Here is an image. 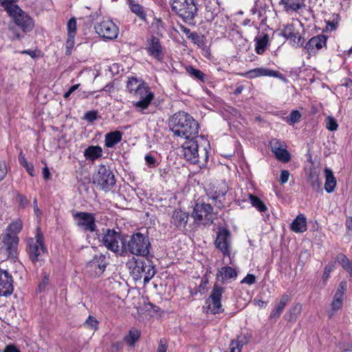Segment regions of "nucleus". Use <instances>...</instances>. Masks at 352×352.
<instances>
[{"mask_svg":"<svg viewBox=\"0 0 352 352\" xmlns=\"http://www.w3.org/2000/svg\"><path fill=\"white\" fill-rule=\"evenodd\" d=\"M237 276L236 270L230 266L223 267L218 270L216 274V279L217 282L214 283L211 293L206 300L208 305V311L212 314H219L223 311L221 305V297L225 292V287L220 285L225 283L228 279H235Z\"/></svg>","mask_w":352,"mask_h":352,"instance_id":"obj_1","label":"nucleus"},{"mask_svg":"<svg viewBox=\"0 0 352 352\" xmlns=\"http://www.w3.org/2000/svg\"><path fill=\"white\" fill-rule=\"evenodd\" d=\"M168 126L175 136L186 140L195 138L199 133L197 122L184 111H179L170 117Z\"/></svg>","mask_w":352,"mask_h":352,"instance_id":"obj_2","label":"nucleus"},{"mask_svg":"<svg viewBox=\"0 0 352 352\" xmlns=\"http://www.w3.org/2000/svg\"><path fill=\"white\" fill-rule=\"evenodd\" d=\"M126 89L137 99V101L133 102L135 109L143 114L146 113L145 110L154 99V94L148 85L142 79L131 76L128 77Z\"/></svg>","mask_w":352,"mask_h":352,"instance_id":"obj_3","label":"nucleus"},{"mask_svg":"<svg viewBox=\"0 0 352 352\" xmlns=\"http://www.w3.org/2000/svg\"><path fill=\"white\" fill-rule=\"evenodd\" d=\"M23 229V223L21 220L17 219L10 223L5 232L1 234L0 240L4 248L10 255L14 256L16 254V250L19 241V233Z\"/></svg>","mask_w":352,"mask_h":352,"instance_id":"obj_4","label":"nucleus"},{"mask_svg":"<svg viewBox=\"0 0 352 352\" xmlns=\"http://www.w3.org/2000/svg\"><path fill=\"white\" fill-rule=\"evenodd\" d=\"M129 263L131 274L135 280L143 278L144 284L148 283L155 274V270L151 261L135 259Z\"/></svg>","mask_w":352,"mask_h":352,"instance_id":"obj_5","label":"nucleus"},{"mask_svg":"<svg viewBox=\"0 0 352 352\" xmlns=\"http://www.w3.org/2000/svg\"><path fill=\"white\" fill-rule=\"evenodd\" d=\"M194 139H188V141L183 144L184 155L190 163L197 164L200 167H202L208 162V152L204 148L199 153L198 144Z\"/></svg>","mask_w":352,"mask_h":352,"instance_id":"obj_6","label":"nucleus"},{"mask_svg":"<svg viewBox=\"0 0 352 352\" xmlns=\"http://www.w3.org/2000/svg\"><path fill=\"white\" fill-rule=\"evenodd\" d=\"M102 244L108 250L120 256L126 252V241L124 235L114 229H107L102 239Z\"/></svg>","mask_w":352,"mask_h":352,"instance_id":"obj_7","label":"nucleus"},{"mask_svg":"<svg viewBox=\"0 0 352 352\" xmlns=\"http://www.w3.org/2000/svg\"><path fill=\"white\" fill-rule=\"evenodd\" d=\"M150 248L151 243L148 237L140 232L132 234L126 243V252L128 251L135 256H147L150 252Z\"/></svg>","mask_w":352,"mask_h":352,"instance_id":"obj_8","label":"nucleus"},{"mask_svg":"<svg viewBox=\"0 0 352 352\" xmlns=\"http://www.w3.org/2000/svg\"><path fill=\"white\" fill-rule=\"evenodd\" d=\"M172 10L184 21L191 23L197 14L195 0H170Z\"/></svg>","mask_w":352,"mask_h":352,"instance_id":"obj_9","label":"nucleus"},{"mask_svg":"<svg viewBox=\"0 0 352 352\" xmlns=\"http://www.w3.org/2000/svg\"><path fill=\"white\" fill-rule=\"evenodd\" d=\"M27 251L30 259L34 264L42 260V254L47 252L43 235L39 227L36 230L35 236L28 240Z\"/></svg>","mask_w":352,"mask_h":352,"instance_id":"obj_10","label":"nucleus"},{"mask_svg":"<svg viewBox=\"0 0 352 352\" xmlns=\"http://www.w3.org/2000/svg\"><path fill=\"white\" fill-rule=\"evenodd\" d=\"M94 184L104 191L110 190L116 184L115 175L109 166L101 164L94 175Z\"/></svg>","mask_w":352,"mask_h":352,"instance_id":"obj_11","label":"nucleus"},{"mask_svg":"<svg viewBox=\"0 0 352 352\" xmlns=\"http://www.w3.org/2000/svg\"><path fill=\"white\" fill-rule=\"evenodd\" d=\"M6 11L12 18L14 23L24 32H28L32 30L34 27L32 19L18 6H14Z\"/></svg>","mask_w":352,"mask_h":352,"instance_id":"obj_12","label":"nucleus"},{"mask_svg":"<svg viewBox=\"0 0 352 352\" xmlns=\"http://www.w3.org/2000/svg\"><path fill=\"white\" fill-rule=\"evenodd\" d=\"M76 226L84 232L94 233L98 230L96 214L88 212H77L73 214Z\"/></svg>","mask_w":352,"mask_h":352,"instance_id":"obj_13","label":"nucleus"},{"mask_svg":"<svg viewBox=\"0 0 352 352\" xmlns=\"http://www.w3.org/2000/svg\"><path fill=\"white\" fill-rule=\"evenodd\" d=\"M215 248L219 250L223 256L230 257L232 250L231 232L224 228L219 227L217 232L216 239L214 242Z\"/></svg>","mask_w":352,"mask_h":352,"instance_id":"obj_14","label":"nucleus"},{"mask_svg":"<svg viewBox=\"0 0 352 352\" xmlns=\"http://www.w3.org/2000/svg\"><path fill=\"white\" fill-rule=\"evenodd\" d=\"M109 264L108 258L102 254H96L85 266V272L91 277H98L104 272Z\"/></svg>","mask_w":352,"mask_h":352,"instance_id":"obj_15","label":"nucleus"},{"mask_svg":"<svg viewBox=\"0 0 352 352\" xmlns=\"http://www.w3.org/2000/svg\"><path fill=\"white\" fill-rule=\"evenodd\" d=\"M145 50L147 54L158 62H162L164 59V50L160 40L154 36H151L146 40Z\"/></svg>","mask_w":352,"mask_h":352,"instance_id":"obj_16","label":"nucleus"},{"mask_svg":"<svg viewBox=\"0 0 352 352\" xmlns=\"http://www.w3.org/2000/svg\"><path fill=\"white\" fill-rule=\"evenodd\" d=\"M95 30L96 33L101 37L113 40L118 36V28L116 25L109 20L102 21L95 25Z\"/></svg>","mask_w":352,"mask_h":352,"instance_id":"obj_17","label":"nucleus"},{"mask_svg":"<svg viewBox=\"0 0 352 352\" xmlns=\"http://www.w3.org/2000/svg\"><path fill=\"white\" fill-rule=\"evenodd\" d=\"M270 145L272 153L275 155L278 160L284 163L289 162L291 156L287 150V146L284 142L276 138H273L270 142Z\"/></svg>","mask_w":352,"mask_h":352,"instance_id":"obj_18","label":"nucleus"},{"mask_svg":"<svg viewBox=\"0 0 352 352\" xmlns=\"http://www.w3.org/2000/svg\"><path fill=\"white\" fill-rule=\"evenodd\" d=\"M14 279L6 270L0 268V296L8 297L14 291Z\"/></svg>","mask_w":352,"mask_h":352,"instance_id":"obj_19","label":"nucleus"},{"mask_svg":"<svg viewBox=\"0 0 352 352\" xmlns=\"http://www.w3.org/2000/svg\"><path fill=\"white\" fill-rule=\"evenodd\" d=\"M326 43L327 36L324 34H320L311 38L306 43L304 47L307 50L309 56H315L318 50L326 46Z\"/></svg>","mask_w":352,"mask_h":352,"instance_id":"obj_20","label":"nucleus"},{"mask_svg":"<svg viewBox=\"0 0 352 352\" xmlns=\"http://www.w3.org/2000/svg\"><path fill=\"white\" fill-rule=\"evenodd\" d=\"M189 214L181 209H175L170 217V223L179 230L183 231L186 229Z\"/></svg>","mask_w":352,"mask_h":352,"instance_id":"obj_21","label":"nucleus"},{"mask_svg":"<svg viewBox=\"0 0 352 352\" xmlns=\"http://www.w3.org/2000/svg\"><path fill=\"white\" fill-rule=\"evenodd\" d=\"M212 212V208L210 204H196L193 208L192 217L195 221L200 222L203 219H210Z\"/></svg>","mask_w":352,"mask_h":352,"instance_id":"obj_22","label":"nucleus"},{"mask_svg":"<svg viewBox=\"0 0 352 352\" xmlns=\"http://www.w3.org/2000/svg\"><path fill=\"white\" fill-rule=\"evenodd\" d=\"M282 74L278 71H274L267 68L258 67L251 69L245 74L248 78H254L260 76H271L279 78Z\"/></svg>","mask_w":352,"mask_h":352,"instance_id":"obj_23","label":"nucleus"},{"mask_svg":"<svg viewBox=\"0 0 352 352\" xmlns=\"http://www.w3.org/2000/svg\"><path fill=\"white\" fill-rule=\"evenodd\" d=\"M279 5L283 6L286 12H297L305 7L304 0H280Z\"/></svg>","mask_w":352,"mask_h":352,"instance_id":"obj_24","label":"nucleus"},{"mask_svg":"<svg viewBox=\"0 0 352 352\" xmlns=\"http://www.w3.org/2000/svg\"><path fill=\"white\" fill-rule=\"evenodd\" d=\"M255 51L258 54H263L270 43L268 34L263 33L255 38Z\"/></svg>","mask_w":352,"mask_h":352,"instance_id":"obj_25","label":"nucleus"},{"mask_svg":"<svg viewBox=\"0 0 352 352\" xmlns=\"http://www.w3.org/2000/svg\"><path fill=\"white\" fill-rule=\"evenodd\" d=\"M291 230L296 233L304 232L307 230V219L302 214H300L294 219L290 226Z\"/></svg>","mask_w":352,"mask_h":352,"instance_id":"obj_26","label":"nucleus"},{"mask_svg":"<svg viewBox=\"0 0 352 352\" xmlns=\"http://www.w3.org/2000/svg\"><path fill=\"white\" fill-rule=\"evenodd\" d=\"M102 155V148L100 146H89L84 151L86 160L94 162Z\"/></svg>","mask_w":352,"mask_h":352,"instance_id":"obj_27","label":"nucleus"},{"mask_svg":"<svg viewBox=\"0 0 352 352\" xmlns=\"http://www.w3.org/2000/svg\"><path fill=\"white\" fill-rule=\"evenodd\" d=\"M324 173L325 177L324 189L327 192L331 193L335 190L337 182L333 171L330 168H325Z\"/></svg>","mask_w":352,"mask_h":352,"instance_id":"obj_28","label":"nucleus"},{"mask_svg":"<svg viewBox=\"0 0 352 352\" xmlns=\"http://www.w3.org/2000/svg\"><path fill=\"white\" fill-rule=\"evenodd\" d=\"M122 133L115 131L105 135L104 144L107 148H112L122 140Z\"/></svg>","mask_w":352,"mask_h":352,"instance_id":"obj_29","label":"nucleus"},{"mask_svg":"<svg viewBox=\"0 0 352 352\" xmlns=\"http://www.w3.org/2000/svg\"><path fill=\"white\" fill-rule=\"evenodd\" d=\"M302 310V305L300 303H296L293 305L287 312L285 314V319L289 322H296L298 315L300 314Z\"/></svg>","mask_w":352,"mask_h":352,"instance_id":"obj_30","label":"nucleus"},{"mask_svg":"<svg viewBox=\"0 0 352 352\" xmlns=\"http://www.w3.org/2000/svg\"><path fill=\"white\" fill-rule=\"evenodd\" d=\"M298 34L299 32L296 31L295 26L292 23L285 25L281 32V35L289 40L292 44L297 38Z\"/></svg>","mask_w":352,"mask_h":352,"instance_id":"obj_31","label":"nucleus"},{"mask_svg":"<svg viewBox=\"0 0 352 352\" xmlns=\"http://www.w3.org/2000/svg\"><path fill=\"white\" fill-rule=\"evenodd\" d=\"M188 39L191 40L194 44L197 45L199 47L201 48L203 50H205L206 53H208V47L206 44V39L204 35L194 32Z\"/></svg>","mask_w":352,"mask_h":352,"instance_id":"obj_32","label":"nucleus"},{"mask_svg":"<svg viewBox=\"0 0 352 352\" xmlns=\"http://www.w3.org/2000/svg\"><path fill=\"white\" fill-rule=\"evenodd\" d=\"M186 72L193 79L200 80L204 82L206 80V74L200 69L195 68L193 66H188L186 68Z\"/></svg>","mask_w":352,"mask_h":352,"instance_id":"obj_33","label":"nucleus"},{"mask_svg":"<svg viewBox=\"0 0 352 352\" xmlns=\"http://www.w3.org/2000/svg\"><path fill=\"white\" fill-rule=\"evenodd\" d=\"M129 6L131 11L135 13L138 17L142 19H144L146 18V14L144 7L140 5L135 1L129 0Z\"/></svg>","mask_w":352,"mask_h":352,"instance_id":"obj_34","label":"nucleus"},{"mask_svg":"<svg viewBox=\"0 0 352 352\" xmlns=\"http://www.w3.org/2000/svg\"><path fill=\"white\" fill-rule=\"evenodd\" d=\"M336 261L341 265L342 268L346 270L352 277V261H351L344 254H339L336 256Z\"/></svg>","mask_w":352,"mask_h":352,"instance_id":"obj_35","label":"nucleus"},{"mask_svg":"<svg viewBox=\"0 0 352 352\" xmlns=\"http://www.w3.org/2000/svg\"><path fill=\"white\" fill-rule=\"evenodd\" d=\"M249 200L252 206L257 209L260 212H265L267 211V208L265 203L258 197L249 194Z\"/></svg>","mask_w":352,"mask_h":352,"instance_id":"obj_36","label":"nucleus"},{"mask_svg":"<svg viewBox=\"0 0 352 352\" xmlns=\"http://www.w3.org/2000/svg\"><path fill=\"white\" fill-rule=\"evenodd\" d=\"M19 162L21 164V166L25 168L26 171L30 176H34L35 174L34 166L32 164L28 162L25 157V155L23 154L22 151H20L19 155Z\"/></svg>","mask_w":352,"mask_h":352,"instance_id":"obj_37","label":"nucleus"},{"mask_svg":"<svg viewBox=\"0 0 352 352\" xmlns=\"http://www.w3.org/2000/svg\"><path fill=\"white\" fill-rule=\"evenodd\" d=\"M140 337V331L138 329H131L129 331V334L124 337V341L130 346H133L134 344L139 340Z\"/></svg>","mask_w":352,"mask_h":352,"instance_id":"obj_38","label":"nucleus"},{"mask_svg":"<svg viewBox=\"0 0 352 352\" xmlns=\"http://www.w3.org/2000/svg\"><path fill=\"white\" fill-rule=\"evenodd\" d=\"M219 13V7L214 5H208L206 8V19L208 21L214 20Z\"/></svg>","mask_w":352,"mask_h":352,"instance_id":"obj_39","label":"nucleus"},{"mask_svg":"<svg viewBox=\"0 0 352 352\" xmlns=\"http://www.w3.org/2000/svg\"><path fill=\"white\" fill-rule=\"evenodd\" d=\"M244 338L239 337L237 340H232L230 344V352H241L245 344Z\"/></svg>","mask_w":352,"mask_h":352,"instance_id":"obj_40","label":"nucleus"},{"mask_svg":"<svg viewBox=\"0 0 352 352\" xmlns=\"http://www.w3.org/2000/svg\"><path fill=\"white\" fill-rule=\"evenodd\" d=\"M343 296H342L340 292H336L333 300L331 302V307L333 311H337L340 309L343 304Z\"/></svg>","mask_w":352,"mask_h":352,"instance_id":"obj_41","label":"nucleus"},{"mask_svg":"<svg viewBox=\"0 0 352 352\" xmlns=\"http://www.w3.org/2000/svg\"><path fill=\"white\" fill-rule=\"evenodd\" d=\"M50 283V275L49 274L46 272L43 273V277L41 278V280L38 285L37 287V292L38 293H41L44 292L47 287V286L49 285Z\"/></svg>","mask_w":352,"mask_h":352,"instance_id":"obj_42","label":"nucleus"},{"mask_svg":"<svg viewBox=\"0 0 352 352\" xmlns=\"http://www.w3.org/2000/svg\"><path fill=\"white\" fill-rule=\"evenodd\" d=\"M301 118V114L298 110H292L289 116L286 118V122L292 125L299 121Z\"/></svg>","mask_w":352,"mask_h":352,"instance_id":"obj_43","label":"nucleus"},{"mask_svg":"<svg viewBox=\"0 0 352 352\" xmlns=\"http://www.w3.org/2000/svg\"><path fill=\"white\" fill-rule=\"evenodd\" d=\"M77 23L75 17L71 18L67 23V35L76 34Z\"/></svg>","mask_w":352,"mask_h":352,"instance_id":"obj_44","label":"nucleus"},{"mask_svg":"<svg viewBox=\"0 0 352 352\" xmlns=\"http://www.w3.org/2000/svg\"><path fill=\"white\" fill-rule=\"evenodd\" d=\"M326 127L328 130L331 131H334L338 129V124L336 120V119L331 116L327 117L325 120Z\"/></svg>","mask_w":352,"mask_h":352,"instance_id":"obj_45","label":"nucleus"},{"mask_svg":"<svg viewBox=\"0 0 352 352\" xmlns=\"http://www.w3.org/2000/svg\"><path fill=\"white\" fill-rule=\"evenodd\" d=\"M74 35H68L67 41H66V54L69 55L71 54L72 50L74 46Z\"/></svg>","mask_w":352,"mask_h":352,"instance_id":"obj_46","label":"nucleus"},{"mask_svg":"<svg viewBox=\"0 0 352 352\" xmlns=\"http://www.w3.org/2000/svg\"><path fill=\"white\" fill-rule=\"evenodd\" d=\"M285 306L281 305L280 304H278L274 309L272 311L270 314V318H278L281 314L283 313Z\"/></svg>","mask_w":352,"mask_h":352,"instance_id":"obj_47","label":"nucleus"},{"mask_svg":"<svg viewBox=\"0 0 352 352\" xmlns=\"http://www.w3.org/2000/svg\"><path fill=\"white\" fill-rule=\"evenodd\" d=\"M98 118V111H89L85 113L84 119L89 122H93L96 120Z\"/></svg>","mask_w":352,"mask_h":352,"instance_id":"obj_48","label":"nucleus"},{"mask_svg":"<svg viewBox=\"0 0 352 352\" xmlns=\"http://www.w3.org/2000/svg\"><path fill=\"white\" fill-rule=\"evenodd\" d=\"M146 164L149 168L156 167L157 164L155 157L151 154H147L144 157Z\"/></svg>","mask_w":352,"mask_h":352,"instance_id":"obj_49","label":"nucleus"},{"mask_svg":"<svg viewBox=\"0 0 352 352\" xmlns=\"http://www.w3.org/2000/svg\"><path fill=\"white\" fill-rule=\"evenodd\" d=\"M311 186L314 190L318 191L321 190L322 182L320 181L318 176L311 177Z\"/></svg>","mask_w":352,"mask_h":352,"instance_id":"obj_50","label":"nucleus"},{"mask_svg":"<svg viewBox=\"0 0 352 352\" xmlns=\"http://www.w3.org/2000/svg\"><path fill=\"white\" fill-rule=\"evenodd\" d=\"M98 322L96 319V318L91 316H89L85 321V324L88 327H90L92 329H94V330H96L98 329Z\"/></svg>","mask_w":352,"mask_h":352,"instance_id":"obj_51","label":"nucleus"},{"mask_svg":"<svg viewBox=\"0 0 352 352\" xmlns=\"http://www.w3.org/2000/svg\"><path fill=\"white\" fill-rule=\"evenodd\" d=\"M8 173V166L5 161L0 162V181H2Z\"/></svg>","mask_w":352,"mask_h":352,"instance_id":"obj_52","label":"nucleus"},{"mask_svg":"<svg viewBox=\"0 0 352 352\" xmlns=\"http://www.w3.org/2000/svg\"><path fill=\"white\" fill-rule=\"evenodd\" d=\"M123 348L122 342H116L111 344L109 349V352H120Z\"/></svg>","mask_w":352,"mask_h":352,"instance_id":"obj_53","label":"nucleus"},{"mask_svg":"<svg viewBox=\"0 0 352 352\" xmlns=\"http://www.w3.org/2000/svg\"><path fill=\"white\" fill-rule=\"evenodd\" d=\"M333 267V265L331 264H329L324 267V272H323L322 277L324 282H326L328 280V278H329L330 273L332 271Z\"/></svg>","mask_w":352,"mask_h":352,"instance_id":"obj_54","label":"nucleus"},{"mask_svg":"<svg viewBox=\"0 0 352 352\" xmlns=\"http://www.w3.org/2000/svg\"><path fill=\"white\" fill-rule=\"evenodd\" d=\"M16 201L19 203V206L22 208H24L28 204V201L26 197L21 194L17 195Z\"/></svg>","mask_w":352,"mask_h":352,"instance_id":"obj_55","label":"nucleus"},{"mask_svg":"<svg viewBox=\"0 0 352 352\" xmlns=\"http://www.w3.org/2000/svg\"><path fill=\"white\" fill-rule=\"evenodd\" d=\"M259 1H256L251 9V12L252 14H258L259 16L262 15V6L259 4Z\"/></svg>","mask_w":352,"mask_h":352,"instance_id":"obj_56","label":"nucleus"},{"mask_svg":"<svg viewBox=\"0 0 352 352\" xmlns=\"http://www.w3.org/2000/svg\"><path fill=\"white\" fill-rule=\"evenodd\" d=\"M256 281V277L254 275L248 274L241 281V283H246L248 285H252Z\"/></svg>","mask_w":352,"mask_h":352,"instance_id":"obj_57","label":"nucleus"},{"mask_svg":"<svg viewBox=\"0 0 352 352\" xmlns=\"http://www.w3.org/2000/svg\"><path fill=\"white\" fill-rule=\"evenodd\" d=\"M339 349L344 352L352 351V343L341 342L339 344Z\"/></svg>","mask_w":352,"mask_h":352,"instance_id":"obj_58","label":"nucleus"},{"mask_svg":"<svg viewBox=\"0 0 352 352\" xmlns=\"http://www.w3.org/2000/svg\"><path fill=\"white\" fill-rule=\"evenodd\" d=\"M346 289H347V282L346 280H342L340 282L336 292H340V294L344 296Z\"/></svg>","mask_w":352,"mask_h":352,"instance_id":"obj_59","label":"nucleus"},{"mask_svg":"<svg viewBox=\"0 0 352 352\" xmlns=\"http://www.w3.org/2000/svg\"><path fill=\"white\" fill-rule=\"evenodd\" d=\"M80 84H76L72 85L63 95V98L67 99L70 95L78 89Z\"/></svg>","mask_w":352,"mask_h":352,"instance_id":"obj_60","label":"nucleus"},{"mask_svg":"<svg viewBox=\"0 0 352 352\" xmlns=\"http://www.w3.org/2000/svg\"><path fill=\"white\" fill-rule=\"evenodd\" d=\"M167 344L164 340L161 339L159 342V345L157 349V352H166Z\"/></svg>","mask_w":352,"mask_h":352,"instance_id":"obj_61","label":"nucleus"},{"mask_svg":"<svg viewBox=\"0 0 352 352\" xmlns=\"http://www.w3.org/2000/svg\"><path fill=\"white\" fill-rule=\"evenodd\" d=\"M289 173L288 170H282L281 173H280V181L282 184H285L288 179H289Z\"/></svg>","mask_w":352,"mask_h":352,"instance_id":"obj_62","label":"nucleus"},{"mask_svg":"<svg viewBox=\"0 0 352 352\" xmlns=\"http://www.w3.org/2000/svg\"><path fill=\"white\" fill-rule=\"evenodd\" d=\"M305 39L298 34L297 38L292 44L296 47H302L304 45Z\"/></svg>","mask_w":352,"mask_h":352,"instance_id":"obj_63","label":"nucleus"},{"mask_svg":"<svg viewBox=\"0 0 352 352\" xmlns=\"http://www.w3.org/2000/svg\"><path fill=\"white\" fill-rule=\"evenodd\" d=\"M2 352H21V351L14 344H8Z\"/></svg>","mask_w":352,"mask_h":352,"instance_id":"obj_64","label":"nucleus"}]
</instances>
